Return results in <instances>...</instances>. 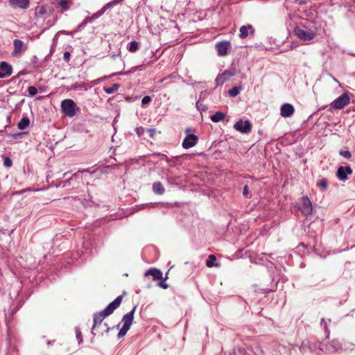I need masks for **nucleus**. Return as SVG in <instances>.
Wrapping results in <instances>:
<instances>
[{
	"mask_svg": "<svg viewBox=\"0 0 355 355\" xmlns=\"http://www.w3.org/2000/svg\"><path fill=\"white\" fill-rule=\"evenodd\" d=\"M122 295L118 296L112 302H110L103 311L94 314V324L92 328V334L96 335L94 329L102 324L103 320L110 315L121 304Z\"/></svg>",
	"mask_w": 355,
	"mask_h": 355,
	"instance_id": "f257e3e1",
	"label": "nucleus"
},
{
	"mask_svg": "<svg viewBox=\"0 0 355 355\" xmlns=\"http://www.w3.org/2000/svg\"><path fill=\"white\" fill-rule=\"evenodd\" d=\"M62 112L69 117L74 116L77 113L80 112V109L77 106L72 99H64L60 104Z\"/></svg>",
	"mask_w": 355,
	"mask_h": 355,
	"instance_id": "f03ea898",
	"label": "nucleus"
},
{
	"mask_svg": "<svg viewBox=\"0 0 355 355\" xmlns=\"http://www.w3.org/2000/svg\"><path fill=\"white\" fill-rule=\"evenodd\" d=\"M293 32L299 39L304 42H307L315 38L317 35L318 28L313 26L309 30H305L304 28H295Z\"/></svg>",
	"mask_w": 355,
	"mask_h": 355,
	"instance_id": "7ed1b4c3",
	"label": "nucleus"
},
{
	"mask_svg": "<svg viewBox=\"0 0 355 355\" xmlns=\"http://www.w3.org/2000/svg\"><path fill=\"white\" fill-rule=\"evenodd\" d=\"M302 353H306L308 351L318 354L320 351H324V344L320 342L306 341L303 342L300 347Z\"/></svg>",
	"mask_w": 355,
	"mask_h": 355,
	"instance_id": "20e7f679",
	"label": "nucleus"
},
{
	"mask_svg": "<svg viewBox=\"0 0 355 355\" xmlns=\"http://www.w3.org/2000/svg\"><path fill=\"white\" fill-rule=\"evenodd\" d=\"M88 246L89 243L84 242L82 248L72 254V260L73 262L77 261L78 263H79L80 261L87 259L91 252V250L87 248Z\"/></svg>",
	"mask_w": 355,
	"mask_h": 355,
	"instance_id": "39448f33",
	"label": "nucleus"
},
{
	"mask_svg": "<svg viewBox=\"0 0 355 355\" xmlns=\"http://www.w3.org/2000/svg\"><path fill=\"white\" fill-rule=\"evenodd\" d=\"M299 209L303 215L306 216L313 213L312 203L307 196H304L300 198Z\"/></svg>",
	"mask_w": 355,
	"mask_h": 355,
	"instance_id": "423d86ee",
	"label": "nucleus"
},
{
	"mask_svg": "<svg viewBox=\"0 0 355 355\" xmlns=\"http://www.w3.org/2000/svg\"><path fill=\"white\" fill-rule=\"evenodd\" d=\"M190 132H191L190 128H187L185 130V132L187 135L185 137V138L183 139V141L182 144V146L184 149H189V148L193 147L196 144V143L198 140V136L196 135H193V134H191Z\"/></svg>",
	"mask_w": 355,
	"mask_h": 355,
	"instance_id": "0eeeda50",
	"label": "nucleus"
},
{
	"mask_svg": "<svg viewBox=\"0 0 355 355\" xmlns=\"http://www.w3.org/2000/svg\"><path fill=\"white\" fill-rule=\"evenodd\" d=\"M343 349V343L337 339L332 340L328 344H324V352L326 353H336L342 351Z\"/></svg>",
	"mask_w": 355,
	"mask_h": 355,
	"instance_id": "6e6552de",
	"label": "nucleus"
},
{
	"mask_svg": "<svg viewBox=\"0 0 355 355\" xmlns=\"http://www.w3.org/2000/svg\"><path fill=\"white\" fill-rule=\"evenodd\" d=\"M350 98L347 93H343L336 99H335L331 104V107L335 109L340 110L343 108L345 105L349 103Z\"/></svg>",
	"mask_w": 355,
	"mask_h": 355,
	"instance_id": "1a4fd4ad",
	"label": "nucleus"
},
{
	"mask_svg": "<svg viewBox=\"0 0 355 355\" xmlns=\"http://www.w3.org/2000/svg\"><path fill=\"white\" fill-rule=\"evenodd\" d=\"M14 49L12 55L20 56L27 49V45L21 40L15 39L13 40Z\"/></svg>",
	"mask_w": 355,
	"mask_h": 355,
	"instance_id": "9d476101",
	"label": "nucleus"
},
{
	"mask_svg": "<svg viewBox=\"0 0 355 355\" xmlns=\"http://www.w3.org/2000/svg\"><path fill=\"white\" fill-rule=\"evenodd\" d=\"M234 127L237 131L241 133H248L252 129V125L248 120L243 121L240 119L234 124Z\"/></svg>",
	"mask_w": 355,
	"mask_h": 355,
	"instance_id": "9b49d317",
	"label": "nucleus"
},
{
	"mask_svg": "<svg viewBox=\"0 0 355 355\" xmlns=\"http://www.w3.org/2000/svg\"><path fill=\"white\" fill-rule=\"evenodd\" d=\"M12 67L6 61L0 62V78L10 76L12 73Z\"/></svg>",
	"mask_w": 355,
	"mask_h": 355,
	"instance_id": "f8f14e48",
	"label": "nucleus"
},
{
	"mask_svg": "<svg viewBox=\"0 0 355 355\" xmlns=\"http://www.w3.org/2000/svg\"><path fill=\"white\" fill-rule=\"evenodd\" d=\"M231 46L229 41H221L216 44V49L218 55L220 56H225L227 53V51Z\"/></svg>",
	"mask_w": 355,
	"mask_h": 355,
	"instance_id": "ddd939ff",
	"label": "nucleus"
},
{
	"mask_svg": "<svg viewBox=\"0 0 355 355\" xmlns=\"http://www.w3.org/2000/svg\"><path fill=\"white\" fill-rule=\"evenodd\" d=\"M352 173V169L349 166H340L337 169L336 176L341 180L345 181L347 179V175Z\"/></svg>",
	"mask_w": 355,
	"mask_h": 355,
	"instance_id": "4468645a",
	"label": "nucleus"
},
{
	"mask_svg": "<svg viewBox=\"0 0 355 355\" xmlns=\"http://www.w3.org/2000/svg\"><path fill=\"white\" fill-rule=\"evenodd\" d=\"M137 306H135L133 309L128 312V313L125 314L122 318V322L123 323V327H127L130 329V327L133 322L134 320V314L136 311Z\"/></svg>",
	"mask_w": 355,
	"mask_h": 355,
	"instance_id": "2eb2a0df",
	"label": "nucleus"
},
{
	"mask_svg": "<svg viewBox=\"0 0 355 355\" xmlns=\"http://www.w3.org/2000/svg\"><path fill=\"white\" fill-rule=\"evenodd\" d=\"M82 171H78L77 173H73L70 178L68 180L60 181V183L57 185V187H60L64 188L68 186L74 185L73 182L80 179V173Z\"/></svg>",
	"mask_w": 355,
	"mask_h": 355,
	"instance_id": "dca6fc26",
	"label": "nucleus"
},
{
	"mask_svg": "<svg viewBox=\"0 0 355 355\" xmlns=\"http://www.w3.org/2000/svg\"><path fill=\"white\" fill-rule=\"evenodd\" d=\"M9 3L15 9H27L30 6V0H9Z\"/></svg>",
	"mask_w": 355,
	"mask_h": 355,
	"instance_id": "f3484780",
	"label": "nucleus"
},
{
	"mask_svg": "<svg viewBox=\"0 0 355 355\" xmlns=\"http://www.w3.org/2000/svg\"><path fill=\"white\" fill-rule=\"evenodd\" d=\"M295 108L291 103H284L281 106L280 114L284 117H289L293 115Z\"/></svg>",
	"mask_w": 355,
	"mask_h": 355,
	"instance_id": "a211bd4d",
	"label": "nucleus"
},
{
	"mask_svg": "<svg viewBox=\"0 0 355 355\" xmlns=\"http://www.w3.org/2000/svg\"><path fill=\"white\" fill-rule=\"evenodd\" d=\"M118 0H114L112 2L107 3L105 4L99 11L94 13L92 17H87L88 19H90V22H92L94 20L99 18L102 16L105 12L112 6V3H116Z\"/></svg>",
	"mask_w": 355,
	"mask_h": 355,
	"instance_id": "6ab92c4d",
	"label": "nucleus"
},
{
	"mask_svg": "<svg viewBox=\"0 0 355 355\" xmlns=\"http://www.w3.org/2000/svg\"><path fill=\"white\" fill-rule=\"evenodd\" d=\"M144 275L146 277L147 276H152L153 280H159L163 279V274L162 272L156 268H150L147 271H146Z\"/></svg>",
	"mask_w": 355,
	"mask_h": 355,
	"instance_id": "aec40b11",
	"label": "nucleus"
},
{
	"mask_svg": "<svg viewBox=\"0 0 355 355\" xmlns=\"http://www.w3.org/2000/svg\"><path fill=\"white\" fill-rule=\"evenodd\" d=\"M70 4V0H58L55 7L60 12H64L69 9Z\"/></svg>",
	"mask_w": 355,
	"mask_h": 355,
	"instance_id": "412c9836",
	"label": "nucleus"
},
{
	"mask_svg": "<svg viewBox=\"0 0 355 355\" xmlns=\"http://www.w3.org/2000/svg\"><path fill=\"white\" fill-rule=\"evenodd\" d=\"M229 79H230V77L227 75V73H225V71H224L223 73L218 74L216 76V78L215 79L216 85V86L223 85L225 82L229 80Z\"/></svg>",
	"mask_w": 355,
	"mask_h": 355,
	"instance_id": "4be33fe9",
	"label": "nucleus"
},
{
	"mask_svg": "<svg viewBox=\"0 0 355 355\" xmlns=\"http://www.w3.org/2000/svg\"><path fill=\"white\" fill-rule=\"evenodd\" d=\"M152 189L155 194L158 195H162L165 192V189L160 182H154L152 186Z\"/></svg>",
	"mask_w": 355,
	"mask_h": 355,
	"instance_id": "5701e85b",
	"label": "nucleus"
},
{
	"mask_svg": "<svg viewBox=\"0 0 355 355\" xmlns=\"http://www.w3.org/2000/svg\"><path fill=\"white\" fill-rule=\"evenodd\" d=\"M251 30L252 32H254V29L252 26L251 25H247V26H242L240 28V37L241 38H245L248 36V31Z\"/></svg>",
	"mask_w": 355,
	"mask_h": 355,
	"instance_id": "b1692460",
	"label": "nucleus"
},
{
	"mask_svg": "<svg viewBox=\"0 0 355 355\" xmlns=\"http://www.w3.org/2000/svg\"><path fill=\"white\" fill-rule=\"evenodd\" d=\"M24 302L21 300H17L15 303H13L12 305H10L8 311L10 313V315H15L17 311L22 306Z\"/></svg>",
	"mask_w": 355,
	"mask_h": 355,
	"instance_id": "393cba45",
	"label": "nucleus"
},
{
	"mask_svg": "<svg viewBox=\"0 0 355 355\" xmlns=\"http://www.w3.org/2000/svg\"><path fill=\"white\" fill-rule=\"evenodd\" d=\"M30 124V119L28 116H23L17 124V128L19 130H24Z\"/></svg>",
	"mask_w": 355,
	"mask_h": 355,
	"instance_id": "a878e982",
	"label": "nucleus"
},
{
	"mask_svg": "<svg viewBox=\"0 0 355 355\" xmlns=\"http://www.w3.org/2000/svg\"><path fill=\"white\" fill-rule=\"evenodd\" d=\"M225 117V114L221 112H216L215 114L211 116V120L214 123H218L223 121Z\"/></svg>",
	"mask_w": 355,
	"mask_h": 355,
	"instance_id": "bb28decb",
	"label": "nucleus"
},
{
	"mask_svg": "<svg viewBox=\"0 0 355 355\" xmlns=\"http://www.w3.org/2000/svg\"><path fill=\"white\" fill-rule=\"evenodd\" d=\"M329 322H331V320L330 319L325 320L324 318H322L321 321H320V324H321V326L322 327L323 329L325 331L326 338H328L329 337V334H330V331L328 329V324Z\"/></svg>",
	"mask_w": 355,
	"mask_h": 355,
	"instance_id": "cd10ccee",
	"label": "nucleus"
},
{
	"mask_svg": "<svg viewBox=\"0 0 355 355\" xmlns=\"http://www.w3.org/2000/svg\"><path fill=\"white\" fill-rule=\"evenodd\" d=\"M89 23H91L90 22V19H88L87 17H86L83 21L81 24H80L77 28L75 29L73 31L71 32V34L73 35L79 31H81L83 29L85 28V27L87 26V24Z\"/></svg>",
	"mask_w": 355,
	"mask_h": 355,
	"instance_id": "c85d7f7f",
	"label": "nucleus"
},
{
	"mask_svg": "<svg viewBox=\"0 0 355 355\" xmlns=\"http://www.w3.org/2000/svg\"><path fill=\"white\" fill-rule=\"evenodd\" d=\"M120 87V85L118 83H114L111 87H103L104 92L107 94H113L114 92H116Z\"/></svg>",
	"mask_w": 355,
	"mask_h": 355,
	"instance_id": "c756f323",
	"label": "nucleus"
},
{
	"mask_svg": "<svg viewBox=\"0 0 355 355\" xmlns=\"http://www.w3.org/2000/svg\"><path fill=\"white\" fill-rule=\"evenodd\" d=\"M317 187L322 191H324L327 189L328 187V182L325 178H322L317 182Z\"/></svg>",
	"mask_w": 355,
	"mask_h": 355,
	"instance_id": "7c9ffc66",
	"label": "nucleus"
},
{
	"mask_svg": "<svg viewBox=\"0 0 355 355\" xmlns=\"http://www.w3.org/2000/svg\"><path fill=\"white\" fill-rule=\"evenodd\" d=\"M139 47V44L137 41H131L128 43V49L130 52L135 53L136 52Z\"/></svg>",
	"mask_w": 355,
	"mask_h": 355,
	"instance_id": "2f4dec72",
	"label": "nucleus"
},
{
	"mask_svg": "<svg viewBox=\"0 0 355 355\" xmlns=\"http://www.w3.org/2000/svg\"><path fill=\"white\" fill-rule=\"evenodd\" d=\"M241 90V87L234 86L229 89L228 94L230 96L235 97L240 93Z\"/></svg>",
	"mask_w": 355,
	"mask_h": 355,
	"instance_id": "473e14b6",
	"label": "nucleus"
},
{
	"mask_svg": "<svg viewBox=\"0 0 355 355\" xmlns=\"http://www.w3.org/2000/svg\"><path fill=\"white\" fill-rule=\"evenodd\" d=\"M216 260V258L215 257V255L214 254H210L209 257H208V259H207L206 261V265L207 267L209 268H211L213 267L214 266H217L216 264H215V261Z\"/></svg>",
	"mask_w": 355,
	"mask_h": 355,
	"instance_id": "72a5a7b5",
	"label": "nucleus"
},
{
	"mask_svg": "<svg viewBox=\"0 0 355 355\" xmlns=\"http://www.w3.org/2000/svg\"><path fill=\"white\" fill-rule=\"evenodd\" d=\"M339 155L346 159H350L352 157V154L347 148L341 149L339 151Z\"/></svg>",
	"mask_w": 355,
	"mask_h": 355,
	"instance_id": "f704fd0d",
	"label": "nucleus"
},
{
	"mask_svg": "<svg viewBox=\"0 0 355 355\" xmlns=\"http://www.w3.org/2000/svg\"><path fill=\"white\" fill-rule=\"evenodd\" d=\"M130 329L129 328H127V327H123L121 328V329L119 330V333H118V338H121L123 337H124L127 332Z\"/></svg>",
	"mask_w": 355,
	"mask_h": 355,
	"instance_id": "c9c22d12",
	"label": "nucleus"
},
{
	"mask_svg": "<svg viewBox=\"0 0 355 355\" xmlns=\"http://www.w3.org/2000/svg\"><path fill=\"white\" fill-rule=\"evenodd\" d=\"M152 101V98L150 96H145L143 97L141 100V105L142 107H146Z\"/></svg>",
	"mask_w": 355,
	"mask_h": 355,
	"instance_id": "e433bc0d",
	"label": "nucleus"
},
{
	"mask_svg": "<svg viewBox=\"0 0 355 355\" xmlns=\"http://www.w3.org/2000/svg\"><path fill=\"white\" fill-rule=\"evenodd\" d=\"M28 92L30 96H34L37 94V89L34 86H29L28 87Z\"/></svg>",
	"mask_w": 355,
	"mask_h": 355,
	"instance_id": "4c0bfd02",
	"label": "nucleus"
},
{
	"mask_svg": "<svg viewBox=\"0 0 355 355\" xmlns=\"http://www.w3.org/2000/svg\"><path fill=\"white\" fill-rule=\"evenodd\" d=\"M75 331H76V338L78 341V344H80L83 342V336H82L81 331L78 327L75 328Z\"/></svg>",
	"mask_w": 355,
	"mask_h": 355,
	"instance_id": "58836bf2",
	"label": "nucleus"
},
{
	"mask_svg": "<svg viewBox=\"0 0 355 355\" xmlns=\"http://www.w3.org/2000/svg\"><path fill=\"white\" fill-rule=\"evenodd\" d=\"M12 165V161L9 157H6L3 159V166L6 168H10Z\"/></svg>",
	"mask_w": 355,
	"mask_h": 355,
	"instance_id": "ea45409f",
	"label": "nucleus"
},
{
	"mask_svg": "<svg viewBox=\"0 0 355 355\" xmlns=\"http://www.w3.org/2000/svg\"><path fill=\"white\" fill-rule=\"evenodd\" d=\"M167 279V277L166 276V277L162 280V281H160L157 283V286L160 288H162L164 289H166L168 288V284H166L165 282V280Z\"/></svg>",
	"mask_w": 355,
	"mask_h": 355,
	"instance_id": "a19ab883",
	"label": "nucleus"
},
{
	"mask_svg": "<svg viewBox=\"0 0 355 355\" xmlns=\"http://www.w3.org/2000/svg\"><path fill=\"white\" fill-rule=\"evenodd\" d=\"M316 27L315 25L312 22H307L306 25H302L300 26H297L296 28H304L305 30H309L311 28Z\"/></svg>",
	"mask_w": 355,
	"mask_h": 355,
	"instance_id": "79ce46f5",
	"label": "nucleus"
},
{
	"mask_svg": "<svg viewBox=\"0 0 355 355\" xmlns=\"http://www.w3.org/2000/svg\"><path fill=\"white\" fill-rule=\"evenodd\" d=\"M253 352L255 355H263V352L259 346H256L253 349Z\"/></svg>",
	"mask_w": 355,
	"mask_h": 355,
	"instance_id": "37998d69",
	"label": "nucleus"
},
{
	"mask_svg": "<svg viewBox=\"0 0 355 355\" xmlns=\"http://www.w3.org/2000/svg\"><path fill=\"white\" fill-rule=\"evenodd\" d=\"M225 71V73H227L230 78L236 75V70L234 68H230Z\"/></svg>",
	"mask_w": 355,
	"mask_h": 355,
	"instance_id": "c03bdc74",
	"label": "nucleus"
},
{
	"mask_svg": "<svg viewBox=\"0 0 355 355\" xmlns=\"http://www.w3.org/2000/svg\"><path fill=\"white\" fill-rule=\"evenodd\" d=\"M26 132H17V133H15L12 135V137L14 138V139H21L22 137L26 135Z\"/></svg>",
	"mask_w": 355,
	"mask_h": 355,
	"instance_id": "a18cd8bd",
	"label": "nucleus"
},
{
	"mask_svg": "<svg viewBox=\"0 0 355 355\" xmlns=\"http://www.w3.org/2000/svg\"><path fill=\"white\" fill-rule=\"evenodd\" d=\"M243 196L246 197V198H250L248 196L249 195V188H248V185H245L243 189Z\"/></svg>",
	"mask_w": 355,
	"mask_h": 355,
	"instance_id": "49530a36",
	"label": "nucleus"
},
{
	"mask_svg": "<svg viewBox=\"0 0 355 355\" xmlns=\"http://www.w3.org/2000/svg\"><path fill=\"white\" fill-rule=\"evenodd\" d=\"M196 108L200 112L204 111L205 110V106L203 104L199 103L198 101L196 103Z\"/></svg>",
	"mask_w": 355,
	"mask_h": 355,
	"instance_id": "de8ad7c7",
	"label": "nucleus"
},
{
	"mask_svg": "<svg viewBox=\"0 0 355 355\" xmlns=\"http://www.w3.org/2000/svg\"><path fill=\"white\" fill-rule=\"evenodd\" d=\"M45 12H46V8L44 6H41L37 11V13L39 15H44Z\"/></svg>",
	"mask_w": 355,
	"mask_h": 355,
	"instance_id": "09e8293b",
	"label": "nucleus"
},
{
	"mask_svg": "<svg viewBox=\"0 0 355 355\" xmlns=\"http://www.w3.org/2000/svg\"><path fill=\"white\" fill-rule=\"evenodd\" d=\"M70 57H71V54L69 52H68V51L64 52L63 58L65 61H67V62L69 61L70 59Z\"/></svg>",
	"mask_w": 355,
	"mask_h": 355,
	"instance_id": "8fccbe9b",
	"label": "nucleus"
},
{
	"mask_svg": "<svg viewBox=\"0 0 355 355\" xmlns=\"http://www.w3.org/2000/svg\"><path fill=\"white\" fill-rule=\"evenodd\" d=\"M159 155L160 157H165V161H166V162H168H168H170L169 158H168L166 155H164V154H159Z\"/></svg>",
	"mask_w": 355,
	"mask_h": 355,
	"instance_id": "3c124183",
	"label": "nucleus"
},
{
	"mask_svg": "<svg viewBox=\"0 0 355 355\" xmlns=\"http://www.w3.org/2000/svg\"><path fill=\"white\" fill-rule=\"evenodd\" d=\"M162 172L168 176L170 171L168 169H166V170H163Z\"/></svg>",
	"mask_w": 355,
	"mask_h": 355,
	"instance_id": "603ef678",
	"label": "nucleus"
},
{
	"mask_svg": "<svg viewBox=\"0 0 355 355\" xmlns=\"http://www.w3.org/2000/svg\"><path fill=\"white\" fill-rule=\"evenodd\" d=\"M239 352L241 354H243V352H245V349H241V348H239Z\"/></svg>",
	"mask_w": 355,
	"mask_h": 355,
	"instance_id": "864d4df0",
	"label": "nucleus"
},
{
	"mask_svg": "<svg viewBox=\"0 0 355 355\" xmlns=\"http://www.w3.org/2000/svg\"><path fill=\"white\" fill-rule=\"evenodd\" d=\"M25 73L23 71H21L18 73V75H17V77L21 76V75H24Z\"/></svg>",
	"mask_w": 355,
	"mask_h": 355,
	"instance_id": "5fc2aeb1",
	"label": "nucleus"
},
{
	"mask_svg": "<svg viewBox=\"0 0 355 355\" xmlns=\"http://www.w3.org/2000/svg\"><path fill=\"white\" fill-rule=\"evenodd\" d=\"M53 342L54 341H51V340L47 341V345L48 346L51 345Z\"/></svg>",
	"mask_w": 355,
	"mask_h": 355,
	"instance_id": "6e6d98bb",
	"label": "nucleus"
},
{
	"mask_svg": "<svg viewBox=\"0 0 355 355\" xmlns=\"http://www.w3.org/2000/svg\"><path fill=\"white\" fill-rule=\"evenodd\" d=\"M76 88H77L76 85H71V87H70V89H76Z\"/></svg>",
	"mask_w": 355,
	"mask_h": 355,
	"instance_id": "4d7b16f0",
	"label": "nucleus"
},
{
	"mask_svg": "<svg viewBox=\"0 0 355 355\" xmlns=\"http://www.w3.org/2000/svg\"><path fill=\"white\" fill-rule=\"evenodd\" d=\"M110 329H110L109 327H107V329H106V330H105V332H106V333H108V332L110 331Z\"/></svg>",
	"mask_w": 355,
	"mask_h": 355,
	"instance_id": "13d9d810",
	"label": "nucleus"
},
{
	"mask_svg": "<svg viewBox=\"0 0 355 355\" xmlns=\"http://www.w3.org/2000/svg\"><path fill=\"white\" fill-rule=\"evenodd\" d=\"M333 79H334V81H336V83H338L340 85L339 82L337 80V79H336V78H334V77H333Z\"/></svg>",
	"mask_w": 355,
	"mask_h": 355,
	"instance_id": "bf43d9fd",
	"label": "nucleus"
},
{
	"mask_svg": "<svg viewBox=\"0 0 355 355\" xmlns=\"http://www.w3.org/2000/svg\"><path fill=\"white\" fill-rule=\"evenodd\" d=\"M103 325L107 328L108 327V324L107 323H104Z\"/></svg>",
	"mask_w": 355,
	"mask_h": 355,
	"instance_id": "052dcab7",
	"label": "nucleus"
},
{
	"mask_svg": "<svg viewBox=\"0 0 355 355\" xmlns=\"http://www.w3.org/2000/svg\"><path fill=\"white\" fill-rule=\"evenodd\" d=\"M161 159H162V160H164V161H165V157H161Z\"/></svg>",
	"mask_w": 355,
	"mask_h": 355,
	"instance_id": "680f3d73",
	"label": "nucleus"
},
{
	"mask_svg": "<svg viewBox=\"0 0 355 355\" xmlns=\"http://www.w3.org/2000/svg\"><path fill=\"white\" fill-rule=\"evenodd\" d=\"M3 132H4V130H0L1 133H3Z\"/></svg>",
	"mask_w": 355,
	"mask_h": 355,
	"instance_id": "e2e57ef3",
	"label": "nucleus"
},
{
	"mask_svg": "<svg viewBox=\"0 0 355 355\" xmlns=\"http://www.w3.org/2000/svg\"><path fill=\"white\" fill-rule=\"evenodd\" d=\"M352 55L355 56V54H352Z\"/></svg>",
	"mask_w": 355,
	"mask_h": 355,
	"instance_id": "0e129e2a",
	"label": "nucleus"
}]
</instances>
